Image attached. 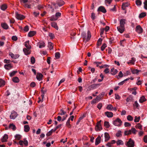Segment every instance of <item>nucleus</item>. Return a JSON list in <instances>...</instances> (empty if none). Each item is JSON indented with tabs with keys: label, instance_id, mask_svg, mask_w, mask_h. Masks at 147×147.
Returning <instances> with one entry per match:
<instances>
[{
	"label": "nucleus",
	"instance_id": "f257e3e1",
	"mask_svg": "<svg viewBox=\"0 0 147 147\" xmlns=\"http://www.w3.org/2000/svg\"><path fill=\"white\" fill-rule=\"evenodd\" d=\"M82 37L83 38L84 42H88L90 40L91 37V34L90 31L88 30L87 34L84 32H82Z\"/></svg>",
	"mask_w": 147,
	"mask_h": 147
},
{
	"label": "nucleus",
	"instance_id": "f03ea898",
	"mask_svg": "<svg viewBox=\"0 0 147 147\" xmlns=\"http://www.w3.org/2000/svg\"><path fill=\"white\" fill-rule=\"evenodd\" d=\"M113 124L115 126L120 127L122 125V121L119 118H117L113 121Z\"/></svg>",
	"mask_w": 147,
	"mask_h": 147
},
{
	"label": "nucleus",
	"instance_id": "7ed1b4c3",
	"mask_svg": "<svg viewBox=\"0 0 147 147\" xmlns=\"http://www.w3.org/2000/svg\"><path fill=\"white\" fill-rule=\"evenodd\" d=\"M134 142L130 138L128 142H127L126 145L128 147H134Z\"/></svg>",
	"mask_w": 147,
	"mask_h": 147
},
{
	"label": "nucleus",
	"instance_id": "20e7f679",
	"mask_svg": "<svg viewBox=\"0 0 147 147\" xmlns=\"http://www.w3.org/2000/svg\"><path fill=\"white\" fill-rule=\"evenodd\" d=\"M101 120L100 121L98 122L97 123L96 125L95 128V130L97 131H100L102 129V128L101 126Z\"/></svg>",
	"mask_w": 147,
	"mask_h": 147
},
{
	"label": "nucleus",
	"instance_id": "39448f33",
	"mask_svg": "<svg viewBox=\"0 0 147 147\" xmlns=\"http://www.w3.org/2000/svg\"><path fill=\"white\" fill-rule=\"evenodd\" d=\"M18 115L17 113L13 111L12 112L10 116V117L11 119H14L17 117Z\"/></svg>",
	"mask_w": 147,
	"mask_h": 147
},
{
	"label": "nucleus",
	"instance_id": "423d86ee",
	"mask_svg": "<svg viewBox=\"0 0 147 147\" xmlns=\"http://www.w3.org/2000/svg\"><path fill=\"white\" fill-rule=\"evenodd\" d=\"M15 14L16 18L18 20H22L25 18L24 16L19 14L17 12H16Z\"/></svg>",
	"mask_w": 147,
	"mask_h": 147
},
{
	"label": "nucleus",
	"instance_id": "0eeeda50",
	"mask_svg": "<svg viewBox=\"0 0 147 147\" xmlns=\"http://www.w3.org/2000/svg\"><path fill=\"white\" fill-rule=\"evenodd\" d=\"M106 109L110 111L114 110L116 111L117 110L116 108V107H114L113 105L111 104L108 105L106 107Z\"/></svg>",
	"mask_w": 147,
	"mask_h": 147
},
{
	"label": "nucleus",
	"instance_id": "6e6552de",
	"mask_svg": "<svg viewBox=\"0 0 147 147\" xmlns=\"http://www.w3.org/2000/svg\"><path fill=\"white\" fill-rule=\"evenodd\" d=\"M143 29L140 26L138 25L136 27V31L139 34L142 32Z\"/></svg>",
	"mask_w": 147,
	"mask_h": 147
},
{
	"label": "nucleus",
	"instance_id": "1a4fd4ad",
	"mask_svg": "<svg viewBox=\"0 0 147 147\" xmlns=\"http://www.w3.org/2000/svg\"><path fill=\"white\" fill-rule=\"evenodd\" d=\"M117 28L118 31L121 33H123L125 30V27L123 26H118Z\"/></svg>",
	"mask_w": 147,
	"mask_h": 147
},
{
	"label": "nucleus",
	"instance_id": "9d476101",
	"mask_svg": "<svg viewBox=\"0 0 147 147\" xmlns=\"http://www.w3.org/2000/svg\"><path fill=\"white\" fill-rule=\"evenodd\" d=\"M43 76L41 74L38 73L37 74L36 78L38 81H40L42 80Z\"/></svg>",
	"mask_w": 147,
	"mask_h": 147
},
{
	"label": "nucleus",
	"instance_id": "9b49d317",
	"mask_svg": "<svg viewBox=\"0 0 147 147\" xmlns=\"http://www.w3.org/2000/svg\"><path fill=\"white\" fill-rule=\"evenodd\" d=\"M98 10L103 13H105L107 11L105 7L102 6H101L99 7L98 8Z\"/></svg>",
	"mask_w": 147,
	"mask_h": 147
},
{
	"label": "nucleus",
	"instance_id": "f8f14e48",
	"mask_svg": "<svg viewBox=\"0 0 147 147\" xmlns=\"http://www.w3.org/2000/svg\"><path fill=\"white\" fill-rule=\"evenodd\" d=\"M126 20L125 19H122L120 20L119 21L120 26H121L125 27V24Z\"/></svg>",
	"mask_w": 147,
	"mask_h": 147
},
{
	"label": "nucleus",
	"instance_id": "ddd939ff",
	"mask_svg": "<svg viewBox=\"0 0 147 147\" xmlns=\"http://www.w3.org/2000/svg\"><path fill=\"white\" fill-rule=\"evenodd\" d=\"M9 55L12 58L14 59L18 58L19 57V55L18 54L14 55L11 53H10Z\"/></svg>",
	"mask_w": 147,
	"mask_h": 147
},
{
	"label": "nucleus",
	"instance_id": "4468645a",
	"mask_svg": "<svg viewBox=\"0 0 147 147\" xmlns=\"http://www.w3.org/2000/svg\"><path fill=\"white\" fill-rule=\"evenodd\" d=\"M105 114L107 117L109 118L112 117L113 115L112 112L109 111H107L105 112Z\"/></svg>",
	"mask_w": 147,
	"mask_h": 147
},
{
	"label": "nucleus",
	"instance_id": "2eb2a0df",
	"mask_svg": "<svg viewBox=\"0 0 147 147\" xmlns=\"http://www.w3.org/2000/svg\"><path fill=\"white\" fill-rule=\"evenodd\" d=\"M4 67L5 69L9 70L12 68V66L11 64H5L4 65Z\"/></svg>",
	"mask_w": 147,
	"mask_h": 147
},
{
	"label": "nucleus",
	"instance_id": "dca6fc26",
	"mask_svg": "<svg viewBox=\"0 0 147 147\" xmlns=\"http://www.w3.org/2000/svg\"><path fill=\"white\" fill-rule=\"evenodd\" d=\"M8 138V135L6 134H5L1 139V141L3 142H6Z\"/></svg>",
	"mask_w": 147,
	"mask_h": 147
},
{
	"label": "nucleus",
	"instance_id": "f3484780",
	"mask_svg": "<svg viewBox=\"0 0 147 147\" xmlns=\"http://www.w3.org/2000/svg\"><path fill=\"white\" fill-rule=\"evenodd\" d=\"M25 46L27 49H30L31 48V46L29 44V40L25 42Z\"/></svg>",
	"mask_w": 147,
	"mask_h": 147
},
{
	"label": "nucleus",
	"instance_id": "a211bd4d",
	"mask_svg": "<svg viewBox=\"0 0 147 147\" xmlns=\"http://www.w3.org/2000/svg\"><path fill=\"white\" fill-rule=\"evenodd\" d=\"M101 137L98 136L96 139L95 145H97L100 142Z\"/></svg>",
	"mask_w": 147,
	"mask_h": 147
},
{
	"label": "nucleus",
	"instance_id": "6ab92c4d",
	"mask_svg": "<svg viewBox=\"0 0 147 147\" xmlns=\"http://www.w3.org/2000/svg\"><path fill=\"white\" fill-rule=\"evenodd\" d=\"M105 141L106 142L108 141L110 139V136L109 134L107 133L105 134Z\"/></svg>",
	"mask_w": 147,
	"mask_h": 147
},
{
	"label": "nucleus",
	"instance_id": "aec40b11",
	"mask_svg": "<svg viewBox=\"0 0 147 147\" xmlns=\"http://www.w3.org/2000/svg\"><path fill=\"white\" fill-rule=\"evenodd\" d=\"M51 26L55 28L57 30H58V28L56 23L55 22H53L51 23Z\"/></svg>",
	"mask_w": 147,
	"mask_h": 147
},
{
	"label": "nucleus",
	"instance_id": "412c9836",
	"mask_svg": "<svg viewBox=\"0 0 147 147\" xmlns=\"http://www.w3.org/2000/svg\"><path fill=\"white\" fill-rule=\"evenodd\" d=\"M57 4L60 7L62 6L65 4V2L62 0H59L57 3Z\"/></svg>",
	"mask_w": 147,
	"mask_h": 147
},
{
	"label": "nucleus",
	"instance_id": "4be33fe9",
	"mask_svg": "<svg viewBox=\"0 0 147 147\" xmlns=\"http://www.w3.org/2000/svg\"><path fill=\"white\" fill-rule=\"evenodd\" d=\"M30 49H28L25 48L23 49V51L26 55H27L30 53V52L29 51Z\"/></svg>",
	"mask_w": 147,
	"mask_h": 147
},
{
	"label": "nucleus",
	"instance_id": "5701e85b",
	"mask_svg": "<svg viewBox=\"0 0 147 147\" xmlns=\"http://www.w3.org/2000/svg\"><path fill=\"white\" fill-rule=\"evenodd\" d=\"M36 32L34 31H30L28 34V35L29 37H32L36 34Z\"/></svg>",
	"mask_w": 147,
	"mask_h": 147
},
{
	"label": "nucleus",
	"instance_id": "b1692460",
	"mask_svg": "<svg viewBox=\"0 0 147 147\" xmlns=\"http://www.w3.org/2000/svg\"><path fill=\"white\" fill-rule=\"evenodd\" d=\"M135 61L136 59L134 57H132L131 58V60H129L127 62V63L128 64L129 63H131L132 64H134Z\"/></svg>",
	"mask_w": 147,
	"mask_h": 147
},
{
	"label": "nucleus",
	"instance_id": "393cba45",
	"mask_svg": "<svg viewBox=\"0 0 147 147\" xmlns=\"http://www.w3.org/2000/svg\"><path fill=\"white\" fill-rule=\"evenodd\" d=\"M1 25L2 27L5 29H7L8 28V25L5 23H2L1 24Z\"/></svg>",
	"mask_w": 147,
	"mask_h": 147
},
{
	"label": "nucleus",
	"instance_id": "a878e982",
	"mask_svg": "<svg viewBox=\"0 0 147 147\" xmlns=\"http://www.w3.org/2000/svg\"><path fill=\"white\" fill-rule=\"evenodd\" d=\"M100 85V84H94L91 85V87L93 89H94L97 88Z\"/></svg>",
	"mask_w": 147,
	"mask_h": 147
},
{
	"label": "nucleus",
	"instance_id": "bb28decb",
	"mask_svg": "<svg viewBox=\"0 0 147 147\" xmlns=\"http://www.w3.org/2000/svg\"><path fill=\"white\" fill-rule=\"evenodd\" d=\"M133 106L134 108L138 109L139 106V105L137 101H136L133 105Z\"/></svg>",
	"mask_w": 147,
	"mask_h": 147
},
{
	"label": "nucleus",
	"instance_id": "cd10ccee",
	"mask_svg": "<svg viewBox=\"0 0 147 147\" xmlns=\"http://www.w3.org/2000/svg\"><path fill=\"white\" fill-rule=\"evenodd\" d=\"M117 145H123L124 143L121 140H118L117 142Z\"/></svg>",
	"mask_w": 147,
	"mask_h": 147
},
{
	"label": "nucleus",
	"instance_id": "c85d7f7f",
	"mask_svg": "<svg viewBox=\"0 0 147 147\" xmlns=\"http://www.w3.org/2000/svg\"><path fill=\"white\" fill-rule=\"evenodd\" d=\"M13 81L16 83L18 82L19 81V80L18 78L17 77H15L13 78H12Z\"/></svg>",
	"mask_w": 147,
	"mask_h": 147
},
{
	"label": "nucleus",
	"instance_id": "c756f323",
	"mask_svg": "<svg viewBox=\"0 0 147 147\" xmlns=\"http://www.w3.org/2000/svg\"><path fill=\"white\" fill-rule=\"evenodd\" d=\"M146 100L145 97L144 96H142L140 97L139 100V102L140 103H142Z\"/></svg>",
	"mask_w": 147,
	"mask_h": 147
},
{
	"label": "nucleus",
	"instance_id": "7c9ffc66",
	"mask_svg": "<svg viewBox=\"0 0 147 147\" xmlns=\"http://www.w3.org/2000/svg\"><path fill=\"white\" fill-rule=\"evenodd\" d=\"M5 84V81L2 79H0V87L4 86Z\"/></svg>",
	"mask_w": 147,
	"mask_h": 147
},
{
	"label": "nucleus",
	"instance_id": "2f4dec72",
	"mask_svg": "<svg viewBox=\"0 0 147 147\" xmlns=\"http://www.w3.org/2000/svg\"><path fill=\"white\" fill-rule=\"evenodd\" d=\"M9 128L10 129H12L13 130H15L16 129V127L13 124H11L9 125Z\"/></svg>",
	"mask_w": 147,
	"mask_h": 147
},
{
	"label": "nucleus",
	"instance_id": "473e14b6",
	"mask_svg": "<svg viewBox=\"0 0 147 147\" xmlns=\"http://www.w3.org/2000/svg\"><path fill=\"white\" fill-rule=\"evenodd\" d=\"M48 47L50 50L53 49V46L52 43L51 42H49L48 43Z\"/></svg>",
	"mask_w": 147,
	"mask_h": 147
},
{
	"label": "nucleus",
	"instance_id": "72a5a7b5",
	"mask_svg": "<svg viewBox=\"0 0 147 147\" xmlns=\"http://www.w3.org/2000/svg\"><path fill=\"white\" fill-rule=\"evenodd\" d=\"M130 130L131 134L133 133L135 134L137 131V130L134 128H132Z\"/></svg>",
	"mask_w": 147,
	"mask_h": 147
},
{
	"label": "nucleus",
	"instance_id": "f704fd0d",
	"mask_svg": "<svg viewBox=\"0 0 147 147\" xmlns=\"http://www.w3.org/2000/svg\"><path fill=\"white\" fill-rule=\"evenodd\" d=\"M24 131L25 132H28V131L30 130V127L28 126V125H25L24 126Z\"/></svg>",
	"mask_w": 147,
	"mask_h": 147
},
{
	"label": "nucleus",
	"instance_id": "c9c22d12",
	"mask_svg": "<svg viewBox=\"0 0 147 147\" xmlns=\"http://www.w3.org/2000/svg\"><path fill=\"white\" fill-rule=\"evenodd\" d=\"M7 8V6L6 5L4 4L1 5V8L3 10H5Z\"/></svg>",
	"mask_w": 147,
	"mask_h": 147
},
{
	"label": "nucleus",
	"instance_id": "e433bc0d",
	"mask_svg": "<svg viewBox=\"0 0 147 147\" xmlns=\"http://www.w3.org/2000/svg\"><path fill=\"white\" fill-rule=\"evenodd\" d=\"M146 15V13L145 12H142L140 14L139 16V18H142L145 16Z\"/></svg>",
	"mask_w": 147,
	"mask_h": 147
},
{
	"label": "nucleus",
	"instance_id": "4c0bfd02",
	"mask_svg": "<svg viewBox=\"0 0 147 147\" xmlns=\"http://www.w3.org/2000/svg\"><path fill=\"white\" fill-rule=\"evenodd\" d=\"M104 125L106 128H109L110 127L109 122L107 121H105V122Z\"/></svg>",
	"mask_w": 147,
	"mask_h": 147
},
{
	"label": "nucleus",
	"instance_id": "58836bf2",
	"mask_svg": "<svg viewBox=\"0 0 147 147\" xmlns=\"http://www.w3.org/2000/svg\"><path fill=\"white\" fill-rule=\"evenodd\" d=\"M116 136L117 137L121 136H122L121 131V130H119L116 133Z\"/></svg>",
	"mask_w": 147,
	"mask_h": 147
},
{
	"label": "nucleus",
	"instance_id": "ea45409f",
	"mask_svg": "<svg viewBox=\"0 0 147 147\" xmlns=\"http://www.w3.org/2000/svg\"><path fill=\"white\" fill-rule=\"evenodd\" d=\"M58 19V18H57L55 16H53L51 17L50 20L51 21L56 20Z\"/></svg>",
	"mask_w": 147,
	"mask_h": 147
},
{
	"label": "nucleus",
	"instance_id": "a19ab883",
	"mask_svg": "<svg viewBox=\"0 0 147 147\" xmlns=\"http://www.w3.org/2000/svg\"><path fill=\"white\" fill-rule=\"evenodd\" d=\"M55 57L56 59H58L60 57V53L59 52H57L55 53Z\"/></svg>",
	"mask_w": 147,
	"mask_h": 147
},
{
	"label": "nucleus",
	"instance_id": "79ce46f5",
	"mask_svg": "<svg viewBox=\"0 0 147 147\" xmlns=\"http://www.w3.org/2000/svg\"><path fill=\"white\" fill-rule=\"evenodd\" d=\"M127 119L129 121H132L133 120V118L130 115H128L127 117Z\"/></svg>",
	"mask_w": 147,
	"mask_h": 147
},
{
	"label": "nucleus",
	"instance_id": "37998d69",
	"mask_svg": "<svg viewBox=\"0 0 147 147\" xmlns=\"http://www.w3.org/2000/svg\"><path fill=\"white\" fill-rule=\"evenodd\" d=\"M135 127L136 128H138L140 129H142V125L139 123H137Z\"/></svg>",
	"mask_w": 147,
	"mask_h": 147
},
{
	"label": "nucleus",
	"instance_id": "c03bdc74",
	"mask_svg": "<svg viewBox=\"0 0 147 147\" xmlns=\"http://www.w3.org/2000/svg\"><path fill=\"white\" fill-rule=\"evenodd\" d=\"M133 100V98L131 96H129L127 98L126 100L127 102H128L130 101H132Z\"/></svg>",
	"mask_w": 147,
	"mask_h": 147
},
{
	"label": "nucleus",
	"instance_id": "a18cd8bd",
	"mask_svg": "<svg viewBox=\"0 0 147 147\" xmlns=\"http://www.w3.org/2000/svg\"><path fill=\"white\" fill-rule=\"evenodd\" d=\"M140 71L137 69H135L132 70L131 72L133 74H137Z\"/></svg>",
	"mask_w": 147,
	"mask_h": 147
},
{
	"label": "nucleus",
	"instance_id": "49530a36",
	"mask_svg": "<svg viewBox=\"0 0 147 147\" xmlns=\"http://www.w3.org/2000/svg\"><path fill=\"white\" fill-rule=\"evenodd\" d=\"M140 117H137V116H135V119H134V121L135 122H138L140 120Z\"/></svg>",
	"mask_w": 147,
	"mask_h": 147
},
{
	"label": "nucleus",
	"instance_id": "de8ad7c7",
	"mask_svg": "<svg viewBox=\"0 0 147 147\" xmlns=\"http://www.w3.org/2000/svg\"><path fill=\"white\" fill-rule=\"evenodd\" d=\"M22 5L25 7L28 8H31V5L26 3L22 4Z\"/></svg>",
	"mask_w": 147,
	"mask_h": 147
},
{
	"label": "nucleus",
	"instance_id": "09e8293b",
	"mask_svg": "<svg viewBox=\"0 0 147 147\" xmlns=\"http://www.w3.org/2000/svg\"><path fill=\"white\" fill-rule=\"evenodd\" d=\"M45 43L43 42H40L39 45V48H41L44 47L45 46Z\"/></svg>",
	"mask_w": 147,
	"mask_h": 147
},
{
	"label": "nucleus",
	"instance_id": "8fccbe9b",
	"mask_svg": "<svg viewBox=\"0 0 147 147\" xmlns=\"http://www.w3.org/2000/svg\"><path fill=\"white\" fill-rule=\"evenodd\" d=\"M70 121V118H69L68 119V120H67V121L66 122V123L67 126L69 127H70L71 126L69 123Z\"/></svg>",
	"mask_w": 147,
	"mask_h": 147
},
{
	"label": "nucleus",
	"instance_id": "3c124183",
	"mask_svg": "<svg viewBox=\"0 0 147 147\" xmlns=\"http://www.w3.org/2000/svg\"><path fill=\"white\" fill-rule=\"evenodd\" d=\"M131 134V133L130 129L128 131H125L124 132V135H128Z\"/></svg>",
	"mask_w": 147,
	"mask_h": 147
},
{
	"label": "nucleus",
	"instance_id": "603ef678",
	"mask_svg": "<svg viewBox=\"0 0 147 147\" xmlns=\"http://www.w3.org/2000/svg\"><path fill=\"white\" fill-rule=\"evenodd\" d=\"M21 137V136L19 134H16L15 136V138L17 140H19Z\"/></svg>",
	"mask_w": 147,
	"mask_h": 147
},
{
	"label": "nucleus",
	"instance_id": "864d4df0",
	"mask_svg": "<svg viewBox=\"0 0 147 147\" xmlns=\"http://www.w3.org/2000/svg\"><path fill=\"white\" fill-rule=\"evenodd\" d=\"M23 143L26 146H27L28 144V142L26 138H24L23 140Z\"/></svg>",
	"mask_w": 147,
	"mask_h": 147
},
{
	"label": "nucleus",
	"instance_id": "5fc2aeb1",
	"mask_svg": "<svg viewBox=\"0 0 147 147\" xmlns=\"http://www.w3.org/2000/svg\"><path fill=\"white\" fill-rule=\"evenodd\" d=\"M136 4L138 6H140L141 5L142 2L141 1L138 0L136 1Z\"/></svg>",
	"mask_w": 147,
	"mask_h": 147
},
{
	"label": "nucleus",
	"instance_id": "6e6d98bb",
	"mask_svg": "<svg viewBox=\"0 0 147 147\" xmlns=\"http://www.w3.org/2000/svg\"><path fill=\"white\" fill-rule=\"evenodd\" d=\"M17 72V71H14L11 73H10L9 74L10 76L11 77L13 76Z\"/></svg>",
	"mask_w": 147,
	"mask_h": 147
},
{
	"label": "nucleus",
	"instance_id": "4d7b16f0",
	"mask_svg": "<svg viewBox=\"0 0 147 147\" xmlns=\"http://www.w3.org/2000/svg\"><path fill=\"white\" fill-rule=\"evenodd\" d=\"M29 29L28 26L27 25L23 29L24 31L25 32H28V31Z\"/></svg>",
	"mask_w": 147,
	"mask_h": 147
},
{
	"label": "nucleus",
	"instance_id": "13d9d810",
	"mask_svg": "<svg viewBox=\"0 0 147 147\" xmlns=\"http://www.w3.org/2000/svg\"><path fill=\"white\" fill-rule=\"evenodd\" d=\"M102 40V39L100 38H99L97 42V45L98 46L100 45L101 43Z\"/></svg>",
	"mask_w": 147,
	"mask_h": 147
},
{
	"label": "nucleus",
	"instance_id": "bf43d9fd",
	"mask_svg": "<svg viewBox=\"0 0 147 147\" xmlns=\"http://www.w3.org/2000/svg\"><path fill=\"white\" fill-rule=\"evenodd\" d=\"M124 126L125 127H130L131 126V124L127 122H125L124 123Z\"/></svg>",
	"mask_w": 147,
	"mask_h": 147
},
{
	"label": "nucleus",
	"instance_id": "052dcab7",
	"mask_svg": "<svg viewBox=\"0 0 147 147\" xmlns=\"http://www.w3.org/2000/svg\"><path fill=\"white\" fill-rule=\"evenodd\" d=\"M31 62L32 64H33L35 62V59L34 57H32L31 58Z\"/></svg>",
	"mask_w": 147,
	"mask_h": 147
},
{
	"label": "nucleus",
	"instance_id": "680f3d73",
	"mask_svg": "<svg viewBox=\"0 0 147 147\" xmlns=\"http://www.w3.org/2000/svg\"><path fill=\"white\" fill-rule=\"evenodd\" d=\"M106 47L107 45L105 44H103L101 47V50L102 51H103Z\"/></svg>",
	"mask_w": 147,
	"mask_h": 147
},
{
	"label": "nucleus",
	"instance_id": "e2e57ef3",
	"mask_svg": "<svg viewBox=\"0 0 147 147\" xmlns=\"http://www.w3.org/2000/svg\"><path fill=\"white\" fill-rule=\"evenodd\" d=\"M144 9L147 10V1H145L144 3Z\"/></svg>",
	"mask_w": 147,
	"mask_h": 147
},
{
	"label": "nucleus",
	"instance_id": "0e129e2a",
	"mask_svg": "<svg viewBox=\"0 0 147 147\" xmlns=\"http://www.w3.org/2000/svg\"><path fill=\"white\" fill-rule=\"evenodd\" d=\"M61 113H59V115H65L66 113V112L64 111L63 109H61Z\"/></svg>",
	"mask_w": 147,
	"mask_h": 147
},
{
	"label": "nucleus",
	"instance_id": "69168bd1",
	"mask_svg": "<svg viewBox=\"0 0 147 147\" xmlns=\"http://www.w3.org/2000/svg\"><path fill=\"white\" fill-rule=\"evenodd\" d=\"M88 69H90V70H91V72L92 73H94V72L95 70L94 68H92L90 67H88Z\"/></svg>",
	"mask_w": 147,
	"mask_h": 147
},
{
	"label": "nucleus",
	"instance_id": "338daca9",
	"mask_svg": "<svg viewBox=\"0 0 147 147\" xmlns=\"http://www.w3.org/2000/svg\"><path fill=\"white\" fill-rule=\"evenodd\" d=\"M43 6L41 5H39L37 6V8L38 9L40 10L43 8Z\"/></svg>",
	"mask_w": 147,
	"mask_h": 147
},
{
	"label": "nucleus",
	"instance_id": "774afa93",
	"mask_svg": "<svg viewBox=\"0 0 147 147\" xmlns=\"http://www.w3.org/2000/svg\"><path fill=\"white\" fill-rule=\"evenodd\" d=\"M49 35L51 39H53L54 38V34L53 33H49Z\"/></svg>",
	"mask_w": 147,
	"mask_h": 147
}]
</instances>
